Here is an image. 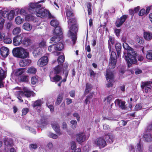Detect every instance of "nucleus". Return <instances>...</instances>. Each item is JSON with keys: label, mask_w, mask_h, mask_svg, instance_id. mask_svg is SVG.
<instances>
[{"label": "nucleus", "mask_w": 152, "mask_h": 152, "mask_svg": "<svg viewBox=\"0 0 152 152\" xmlns=\"http://www.w3.org/2000/svg\"><path fill=\"white\" fill-rule=\"evenodd\" d=\"M45 41L44 40H43L39 43V46L40 47H42L45 45Z\"/></svg>", "instance_id": "nucleus-64"}, {"label": "nucleus", "mask_w": 152, "mask_h": 152, "mask_svg": "<svg viewBox=\"0 0 152 152\" xmlns=\"http://www.w3.org/2000/svg\"><path fill=\"white\" fill-rule=\"evenodd\" d=\"M136 41L137 43L140 45L142 44L143 42V40L142 39V38L139 37H138L137 38Z\"/></svg>", "instance_id": "nucleus-50"}, {"label": "nucleus", "mask_w": 152, "mask_h": 152, "mask_svg": "<svg viewBox=\"0 0 152 152\" xmlns=\"http://www.w3.org/2000/svg\"><path fill=\"white\" fill-rule=\"evenodd\" d=\"M115 103L116 106L120 107L123 110L126 109V107L125 105V102L124 101L117 99L115 101Z\"/></svg>", "instance_id": "nucleus-16"}, {"label": "nucleus", "mask_w": 152, "mask_h": 152, "mask_svg": "<svg viewBox=\"0 0 152 152\" xmlns=\"http://www.w3.org/2000/svg\"><path fill=\"white\" fill-rule=\"evenodd\" d=\"M20 80L21 81L23 82H27L28 80V76L24 75L21 76Z\"/></svg>", "instance_id": "nucleus-47"}, {"label": "nucleus", "mask_w": 152, "mask_h": 152, "mask_svg": "<svg viewBox=\"0 0 152 152\" xmlns=\"http://www.w3.org/2000/svg\"><path fill=\"white\" fill-rule=\"evenodd\" d=\"M24 21V19L22 18L20 16L17 17L15 19V21L17 24L20 25Z\"/></svg>", "instance_id": "nucleus-34"}, {"label": "nucleus", "mask_w": 152, "mask_h": 152, "mask_svg": "<svg viewBox=\"0 0 152 152\" xmlns=\"http://www.w3.org/2000/svg\"><path fill=\"white\" fill-rule=\"evenodd\" d=\"M71 149L72 150L75 149L76 148V144L75 142L72 141L71 142Z\"/></svg>", "instance_id": "nucleus-57"}, {"label": "nucleus", "mask_w": 152, "mask_h": 152, "mask_svg": "<svg viewBox=\"0 0 152 152\" xmlns=\"http://www.w3.org/2000/svg\"><path fill=\"white\" fill-rule=\"evenodd\" d=\"M106 78L108 82L106 84L107 87V88L112 87L114 81V75L113 72L109 69L107 70Z\"/></svg>", "instance_id": "nucleus-6"}, {"label": "nucleus", "mask_w": 152, "mask_h": 152, "mask_svg": "<svg viewBox=\"0 0 152 152\" xmlns=\"http://www.w3.org/2000/svg\"><path fill=\"white\" fill-rule=\"evenodd\" d=\"M54 34L56 36L61 35L62 34V31L60 26H56L53 31Z\"/></svg>", "instance_id": "nucleus-24"}, {"label": "nucleus", "mask_w": 152, "mask_h": 152, "mask_svg": "<svg viewBox=\"0 0 152 152\" xmlns=\"http://www.w3.org/2000/svg\"><path fill=\"white\" fill-rule=\"evenodd\" d=\"M142 107V106L141 104H138L136 105L135 107V109L137 110H140Z\"/></svg>", "instance_id": "nucleus-63"}, {"label": "nucleus", "mask_w": 152, "mask_h": 152, "mask_svg": "<svg viewBox=\"0 0 152 152\" xmlns=\"http://www.w3.org/2000/svg\"><path fill=\"white\" fill-rule=\"evenodd\" d=\"M143 37L147 41H151L152 39V33L149 31H144L143 33Z\"/></svg>", "instance_id": "nucleus-20"}, {"label": "nucleus", "mask_w": 152, "mask_h": 152, "mask_svg": "<svg viewBox=\"0 0 152 152\" xmlns=\"http://www.w3.org/2000/svg\"><path fill=\"white\" fill-rule=\"evenodd\" d=\"M63 99V94H60L58 96L56 103L59 104L62 102Z\"/></svg>", "instance_id": "nucleus-36"}, {"label": "nucleus", "mask_w": 152, "mask_h": 152, "mask_svg": "<svg viewBox=\"0 0 152 152\" xmlns=\"http://www.w3.org/2000/svg\"><path fill=\"white\" fill-rule=\"evenodd\" d=\"M62 79V77L60 75L56 74L53 77H50V80L53 82L57 83Z\"/></svg>", "instance_id": "nucleus-25"}, {"label": "nucleus", "mask_w": 152, "mask_h": 152, "mask_svg": "<svg viewBox=\"0 0 152 152\" xmlns=\"http://www.w3.org/2000/svg\"><path fill=\"white\" fill-rule=\"evenodd\" d=\"M60 40V38L58 37V36H54L52 37L51 39V42L50 43H55L57 42L58 41H59Z\"/></svg>", "instance_id": "nucleus-38"}, {"label": "nucleus", "mask_w": 152, "mask_h": 152, "mask_svg": "<svg viewBox=\"0 0 152 152\" xmlns=\"http://www.w3.org/2000/svg\"><path fill=\"white\" fill-rule=\"evenodd\" d=\"M26 35V34L23 33L15 37L13 40L14 45L16 46L20 45L22 43L23 38L25 37Z\"/></svg>", "instance_id": "nucleus-7"}, {"label": "nucleus", "mask_w": 152, "mask_h": 152, "mask_svg": "<svg viewBox=\"0 0 152 152\" xmlns=\"http://www.w3.org/2000/svg\"><path fill=\"white\" fill-rule=\"evenodd\" d=\"M37 72V69L33 67H31L29 68L27 70V72L28 73L34 74L36 73Z\"/></svg>", "instance_id": "nucleus-37"}, {"label": "nucleus", "mask_w": 152, "mask_h": 152, "mask_svg": "<svg viewBox=\"0 0 152 152\" xmlns=\"http://www.w3.org/2000/svg\"><path fill=\"white\" fill-rule=\"evenodd\" d=\"M48 61V57L44 56L40 58L38 61L37 64L38 66L42 67L46 65Z\"/></svg>", "instance_id": "nucleus-13"}, {"label": "nucleus", "mask_w": 152, "mask_h": 152, "mask_svg": "<svg viewBox=\"0 0 152 152\" xmlns=\"http://www.w3.org/2000/svg\"><path fill=\"white\" fill-rule=\"evenodd\" d=\"M67 65H66L64 68H63V66L61 65H59L56 67L54 68V73L56 74H61L63 72L64 70L67 69Z\"/></svg>", "instance_id": "nucleus-14"}, {"label": "nucleus", "mask_w": 152, "mask_h": 152, "mask_svg": "<svg viewBox=\"0 0 152 152\" xmlns=\"http://www.w3.org/2000/svg\"><path fill=\"white\" fill-rule=\"evenodd\" d=\"M65 57L63 55H61L59 56L58 58V63H63Z\"/></svg>", "instance_id": "nucleus-44"}, {"label": "nucleus", "mask_w": 152, "mask_h": 152, "mask_svg": "<svg viewBox=\"0 0 152 152\" xmlns=\"http://www.w3.org/2000/svg\"><path fill=\"white\" fill-rule=\"evenodd\" d=\"M91 85L89 83H87L86 84V88L85 91V92L86 93H88L91 90Z\"/></svg>", "instance_id": "nucleus-46"}, {"label": "nucleus", "mask_w": 152, "mask_h": 152, "mask_svg": "<svg viewBox=\"0 0 152 152\" xmlns=\"http://www.w3.org/2000/svg\"><path fill=\"white\" fill-rule=\"evenodd\" d=\"M92 95H91V96H87L86 99H85V103L86 104H87L88 103V102H89V100L92 98Z\"/></svg>", "instance_id": "nucleus-60"}, {"label": "nucleus", "mask_w": 152, "mask_h": 152, "mask_svg": "<svg viewBox=\"0 0 152 152\" xmlns=\"http://www.w3.org/2000/svg\"><path fill=\"white\" fill-rule=\"evenodd\" d=\"M113 99V96L111 95H110L105 99V100H107L108 102L110 103L112 100Z\"/></svg>", "instance_id": "nucleus-59"}, {"label": "nucleus", "mask_w": 152, "mask_h": 152, "mask_svg": "<svg viewBox=\"0 0 152 152\" xmlns=\"http://www.w3.org/2000/svg\"><path fill=\"white\" fill-rule=\"evenodd\" d=\"M47 135L49 137L53 139H56L58 138L57 135L51 132H48L47 133Z\"/></svg>", "instance_id": "nucleus-43"}, {"label": "nucleus", "mask_w": 152, "mask_h": 152, "mask_svg": "<svg viewBox=\"0 0 152 152\" xmlns=\"http://www.w3.org/2000/svg\"><path fill=\"white\" fill-rule=\"evenodd\" d=\"M70 123L72 124V127L73 129L75 128L76 127L77 125V121L75 120H73L70 121Z\"/></svg>", "instance_id": "nucleus-52"}, {"label": "nucleus", "mask_w": 152, "mask_h": 152, "mask_svg": "<svg viewBox=\"0 0 152 152\" xmlns=\"http://www.w3.org/2000/svg\"><path fill=\"white\" fill-rule=\"evenodd\" d=\"M15 14V12L13 10H11L9 13L7 9L0 10V17H3V18H7L10 20L13 19Z\"/></svg>", "instance_id": "nucleus-5"}, {"label": "nucleus", "mask_w": 152, "mask_h": 152, "mask_svg": "<svg viewBox=\"0 0 152 152\" xmlns=\"http://www.w3.org/2000/svg\"><path fill=\"white\" fill-rule=\"evenodd\" d=\"M32 92L28 89L26 88H24V92L22 91H19V95L24 96H25L27 97H29L31 96Z\"/></svg>", "instance_id": "nucleus-17"}, {"label": "nucleus", "mask_w": 152, "mask_h": 152, "mask_svg": "<svg viewBox=\"0 0 152 152\" xmlns=\"http://www.w3.org/2000/svg\"><path fill=\"white\" fill-rule=\"evenodd\" d=\"M20 31V28L19 27H17L13 29L12 31V33L16 35L19 33Z\"/></svg>", "instance_id": "nucleus-41"}, {"label": "nucleus", "mask_w": 152, "mask_h": 152, "mask_svg": "<svg viewBox=\"0 0 152 152\" xmlns=\"http://www.w3.org/2000/svg\"><path fill=\"white\" fill-rule=\"evenodd\" d=\"M52 125V128L58 135H60L62 134V133L60 131L59 126L58 123L56 122L54 123Z\"/></svg>", "instance_id": "nucleus-21"}, {"label": "nucleus", "mask_w": 152, "mask_h": 152, "mask_svg": "<svg viewBox=\"0 0 152 152\" xmlns=\"http://www.w3.org/2000/svg\"><path fill=\"white\" fill-rule=\"evenodd\" d=\"M151 81L142 82L141 84V87L142 89L145 88V93H148L150 91L151 86Z\"/></svg>", "instance_id": "nucleus-10"}, {"label": "nucleus", "mask_w": 152, "mask_h": 152, "mask_svg": "<svg viewBox=\"0 0 152 152\" xmlns=\"http://www.w3.org/2000/svg\"><path fill=\"white\" fill-rule=\"evenodd\" d=\"M76 137V140L79 144L81 143L86 139L85 134L82 132L77 134Z\"/></svg>", "instance_id": "nucleus-11"}, {"label": "nucleus", "mask_w": 152, "mask_h": 152, "mask_svg": "<svg viewBox=\"0 0 152 152\" xmlns=\"http://www.w3.org/2000/svg\"><path fill=\"white\" fill-rule=\"evenodd\" d=\"M145 14H146V12L144 9H141L139 13V15L140 16H142Z\"/></svg>", "instance_id": "nucleus-55"}, {"label": "nucleus", "mask_w": 152, "mask_h": 152, "mask_svg": "<svg viewBox=\"0 0 152 152\" xmlns=\"http://www.w3.org/2000/svg\"><path fill=\"white\" fill-rule=\"evenodd\" d=\"M50 24L53 26H58L59 22L56 19H54L51 21Z\"/></svg>", "instance_id": "nucleus-39"}, {"label": "nucleus", "mask_w": 152, "mask_h": 152, "mask_svg": "<svg viewBox=\"0 0 152 152\" xmlns=\"http://www.w3.org/2000/svg\"><path fill=\"white\" fill-rule=\"evenodd\" d=\"M94 143L96 145L102 148L104 147L107 145L106 141L102 137L97 139L95 140Z\"/></svg>", "instance_id": "nucleus-9"}, {"label": "nucleus", "mask_w": 152, "mask_h": 152, "mask_svg": "<svg viewBox=\"0 0 152 152\" xmlns=\"http://www.w3.org/2000/svg\"><path fill=\"white\" fill-rule=\"evenodd\" d=\"M29 109L28 108H23L22 110V115H26Z\"/></svg>", "instance_id": "nucleus-53"}, {"label": "nucleus", "mask_w": 152, "mask_h": 152, "mask_svg": "<svg viewBox=\"0 0 152 152\" xmlns=\"http://www.w3.org/2000/svg\"><path fill=\"white\" fill-rule=\"evenodd\" d=\"M42 50L40 48H38L33 52L34 56L37 57V56L40 55L42 53Z\"/></svg>", "instance_id": "nucleus-28"}, {"label": "nucleus", "mask_w": 152, "mask_h": 152, "mask_svg": "<svg viewBox=\"0 0 152 152\" xmlns=\"http://www.w3.org/2000/svg\"><path fill=\"white\" fill-rule=\"evenodd\" d=\"M146 57L148 59L152 60V50L148 52L146 55Z\"/></svg>", "instance_id": "nucleus-45"}, {"label": "nucleus", "mask_w": 152, "mask_h": 152, "mask_svg": "<svg viewBox=\"0 0 152 152\" xmlns=\"http://www.w3.org/2000/svg\"><path fill=\"white\" fill-rule=\"evenodd\" d=\"M136 152H143L144 149L142 145H141L140 143L137 144L136 148Z\"/></svg>", "instance_id": "nucleus-30"}, {"label": "nucleus", "mask_w": 152, "mask_h": 152, "mask_svg": "<svg viewBox=\"0 0 152 152\" xmlns=\"http://www.w3.org/2000/svg\"><path fill=\"white\" fill-rule=\"evenodd\" d=\"M42 102L40 99H38L35 101L33 104V107H35L37 106L39 107L42 104Z\"/></svg>", "instance_id": "nucleus-35"}, {"label": "nucleus", "mask_w": 152, "mask_h": 152, "mask_svg": "<svg viewBox=\"0 0 152 152\" xmlns=\"http://www.w3.org/2000/svg\"><path fill=\"white\" fill-rule=\"evenodd\" d=\"M143 137L144 140L147 142H150L152 140V136L151 133H145Z\"/></svg>", "instance_id": "nucleus-22"}, {"label": "nucleus", "mask_w": 152, "mask_h": 152, "mask_svg": "<svg viewBox=\"0 0 152 152\" xmlns=\"http://www.w3.org/2000/svg\"><path fill=\"white\" fill-rule=\"evenodd\" d=\"M116 56L115 53L114 52H112L110 56V60L109 63V66L110 69H113L116 64Z\"/></svg>", "instance_id": "nucleus-8"}, {"label": "nucleus", "mask_w": 152, "mask_h": 152, "mask_svg": "<svg viewBox=\"0 0 152 152\" xmlns=\"http://www.w3.org/2000/svg\"><path fill=\"white\" fill-rule=\"evenodd\" d=\"M25 72L24 69L23 68H20L17 69L15 72V75L18 76L21 75Z\"/></svg>", "instance_id": "nucleus-31"}, {"label": "nucleus", "mask_w": 152, "mask_h": 152, "mask_svg": "<svg viewBox=\"0 0 152 152\" xmlns=\"http://www.w3.org/2000/svg\"><path fill=\"white\" fill-rule=\"evenodd\" d=\"M13 55L17 58H25L29 56V53L26 50L21 47L15 48L12 51Z\"/></svg>", "instance_id": "nucleus-4"}, {"label": "nucleus", "mask_w": 152, "mask_h": 152, "mask_svg": "<svg viewBox=\"0 0 152 152\" xmlns=\"http://www.w3.org/2000/svg\"><path fill=\"white\" fill-rule=\"evenodd\" d=\"M123 46V48L127 51V54H124L123 57L127 62L128 66L130 67L132 63L135 64L137 62L136 53L133 49L129 47L127 43L124 42Z\"/></svg>", "instance_id": "nucleus-2"}, {"label": "nucleus", "mask_w": 152, "mask_h": 152, "mask_svg": "<svg viewBox=\"0 0 152 152\" xmlns=\"http://www.w3.org/2000/svg\"><path fill=\"white\" fill-rule=\"evenodd\" d=\"M75 21V19L73 17L69 19L68 21V26L70 29L68 31V35L69 36L71 37L73 45L75 44L76 41V32L78 31L77 27L76 25L73 24Z\"/></svg>", "instance_id": "nucleus-3"}, {"label": "nucleus", "mask_w": 152, "mask_h": 152, "mask_svg": "<svg viewBox=\"0 0 152 152\" xmlns=\"http://www.w3.org/2000/svg\"><path fill=\"white\" fill-rule=\"evenodd\" d=\"M105 138L107 142L110 143H112L114 140L113 136L110 134H108L105 135Z\"/></svg>", "instance_id": "nucleus-23"}, {"label": "nucleus", "mask_w": 152, "mask_h": 152, "mask_svg": "<svg viewBox=\"0 0 152 152\" xmlns=\"http://www.w3.org/2000/svg\"><path fill=\"white\" fill-rule=\"evenodd\" d=\"M4 143L5 145L8 146L11 145L12 142L9 139H7L4 141Z\"/></svg>", "instance_id": "nucleus-51"}, {"label": "nucleus", "mask_w": 152, "mask_h": 152, "mask_svg": "<svg viewBox=\"0 0 152 152\" xmlns=\"http://www.w3.org/2000/svg\"><path fill=\"white\" fill-rule=\"evenodd\" d=\"M127 17V15H124L119 19H118L116 22V25L118 27H119L124 22Z\"/></svg>", "instance_id": "nucleus-15"}, {"label": "nucleus", "mask_w": 152, "mask_h": 152, "mask_svg": "<svg viewBox=\"0 0 152 152\" xmlns=\"http://www.w3.org/2000/svg\"><path fill=\"white\" fill-rule=\"evenodd\" d=\"M115 47L117 51L118 55L119 56L121 53V46L120 43H117L115 45Z\"/></svg>", "instance_id": "nucleus-29"}, {"label": "nucleus", "mask_w": 152, "mask_h": 152, "mask_svg": "<svg viewBox=\"0 0 152 152\" xmlns=\"http://www.w3.org/2000/svg\"><path fill=\"white\" fill-rule=\"evenodd\" d=\"M53 146V144L50 142H49L47 145V147L50 150H52Z\"/></svg>", "instance_id": "nucleus-62"}, {"label": "nucleus", "mask_w": 152, "mask_h": 152, "mask_svg": "<svg viewBox=\"0 0 152 152\" xmlns=\"http://www.w3.org/2000/svg\"><path fill=\"white\" fill-rule=\"evenodd\" d=\"M26 35L25 37L23 38V41L22 42L23 44L26 46H28L30 45L31 43V41L29 39L26 38Z\"/></svg>", "instance_id": "nucleus-27"}, {"label": "nucleus", "mask_w": 152, "mask_h": 152, "mask_svg": "<svg viewBox=\"0 0 152 152\" xmlns=\"http://www.w3.org/2000/svg\"><path fill=\"white\" fill-rule=\"evenodd\" d=\"M42 5L37 3H31L29 4L28 11L31 13L33 14L36 13V15L39 17H45L48 15L50 18V14L49 12L46 10L41 9Z\"/></svg>", "instance_id": "nucleus-1"}, {"label": "nucleus", "mask_w": 152, "mask_h": 152, "mask_svg": "<svg viewBox=\"0 0 152 152\" xmlns=\"http://www.w3.org/2000/svg\"><path fill=\"white\" fill-rule=\"evenodd\" d=\"M23 28L26 30L29 31L31 29L32 27L29 23H26L23 24Z\"/></svg>", "instance_id": "nucleus-33"}, {"label": "nucleus", "mask_w": 152, "mask_h": 152, "mask_svg": "<svg viewBox=\"0 0 152 152\" xmlns=\"http://www.w3.org/2000/svg\"><path fill=\"white\" fill-rule=\"evenodd\" d=\"M1 55L4 57H7L9 54V49L7 47H3L0 49Z\"/></svg>", "instance_id": "nucleus-18"}, {"label": "nucleus", "mask_w": 152, "mask_h": 152, "mask_svg": "<svg viewBox=\"0 0 152 152\" xmlns=\"http://www.w3.org/2000/svg\"><path fill=\"white\" fill-rule=\"evenodd\" d=\"M26 129H28L31 132L33 133L34 134H36V132L34 129L28 126L26 127Z\"/></svg>", "instance_id": "nucleus-61"}, {"label": "nucleus", "mask_w": 152, "mask_h": 152, "mask_svg": "<svg viewBox=\"0 0 152 152\" xmlns=\"http://www.w3.org/2000/svg\"><path fill=\"white\" fill-rule=\"evenodd\" d=\"M48 50L50 52H54L55 50L54 45L50 46L48 48Z\"/></svg>", "instance_id": "nucleus-56"}, {"label": "nucleus", "mask_w": 152, "mask_h": 152, "mask_svg": "<svg viewBox=\"0 0 152 152\" xmlns=\"http://www.w3.org/2000/svg\"><path fill=\"white\" fill-rule=\"evenodd\" d=\"M4 42L5 43L9 44L12 42V40L10 38L6 37L4 39Z\"/></svg>", "instance_id": "nucleus-49"}, {"label": "nucleus", "mask_w": 152, "mask_h": 152, "mask_svg": "<svg viewBox=\"0 0 152 152\" xmlns=\"http://www.w3.org/2000/svg\"><path fill=\"white\" fill-rule=\"evenodd\" d=\"M29 148L31 149H35L37 148V146L36 144H31L29 145Z\"/></svg>", "instance_id": "nucleus-54"}, {"label": "nucleus", "mask_w": 152, "mask_h": 152, "mask_svg": "<svg viewBox=\"0 0 152 152\" xmlns=\"http://www.w3.org/2000/svg\"><path fill=\"white\" fill-rule=\"evenodd\" d=\"M66 15L68 19L72 18L74 16L73 12L69 10H67L66 12Z\"/></svg>", "instance_id": "nucleus-32"}, {"label": "nucleus", "mask_w": 152, "mask_h": 152, "mask_svg": "<svg viewBox=\"0 0 152 152\" xmlns=\"http://www.w3.org/2000/svg\"><path fill=\"white\" fill-rule=\"evenodd\" d=\"M21 60L19 62V65L21 67H24L27 65H29L31 63V60L27 59H24Z\"/></svg>", "instance_id": "nucleus-19"}, {"label": "nucleus", "mask_w": 152, "mask_h": 152, "mask_svg": "<svg viewBox=\"0 0 152 152\" xmlns=\"http://www.w3.org/2000/svg\"><path fill=\"white\" fill-rule=\"evenodd\" d=\"M110 43L112 45H113L114 43V39L111 37H110L109 39L108 40V45L110 48L111 46Z\"/></svg>", "instance_id": "nucleus-58"}, {"label": "nucleus", "mask_w": 152, "mask_h": 152, "mask_svg": "<svg viewBox=\"0 0 152 152\" xmlns=\"http://www.w3.org/2000/svg\"><path fill=\"white\" fill-rule=\"evenodd\" d=\"M66 68L65 69H66ZM63 73L65 75V77L64 78L63 80L61 81V82H65L66 81V78L68 74V70H67V69H66L65 70L63 71Z\"/></svg>", "instance_id": "nucleus-40"}, {"label": "nucleus", "mask_w": 152, "mask_h": 152, "mask_svg": "<svg viewBox=\"0 0 152 152\" xmlns=\"http://www.w3.org/2000/svg\"><path fill=\"white\" fill-rule=\"evenodd\" d=\"M6 76V72L0 67V88L4 87V83L3 80Z\"/></svg>", "instance_id": "nucleus-12"}, {"label": "nucleus", "mask_w": 152, "mask_h": 152, "mask_svg": "<svg viewBox=\"0 0 152 152\" xmlns=\"http://www.w3.org/2000/svg\"><path fill=\"white\" fill-rule=\"evenodd\" d=\"M54 45L55 50H61L64 48L63 44L61 42H59Z\"/></svg>", "instance_id": "nucleus-26"}, {"label": "nucleus", "mask_w": 152, "mask_h": 152, "mask_svg": "<svg viewBox=\"0 0 152 152\" xmlns=\"http://www.w3.org/2000/svg\"><path fill=\"white\" fill-rule=\"evenodd\" d=\"M38 77L36 76L33 77L31 79V83L33 85L35 84L38 82Z\"/></svg>", "instance_id": "nucleus-42"}, {"label": "nucleus", "mask_w": 152, "mask_h": 152, "mask_svg": "<svg viewBox=\"0 0 152 152\" xmlns=\"http://www.w3.org/2000/svg\"><path fill=\"white\" fill-rule=\"evenodd\" d=\"M152 129V123L149 124L145 129V131L146 133L150 132Z\"/></svg>", "instance_id": "nucleus-48"}]
</instances>
